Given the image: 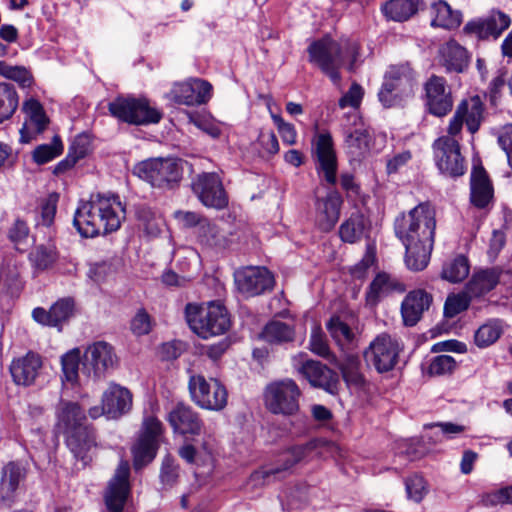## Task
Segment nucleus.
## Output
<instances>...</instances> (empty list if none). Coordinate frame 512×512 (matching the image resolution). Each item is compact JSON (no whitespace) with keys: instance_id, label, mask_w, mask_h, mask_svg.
Segmentation results:
<instances>
[{"instance_id":"1","label":"nucleus","mask_w":512,"mask_h":512,"mask_svg":"<svg viewBox=\"0 0 512 512\" xmlns=\"http://www.w3.org/2000/svg\"><path fill=\"white\" fill-rule=\"evenodd\" d=\"M435 211L428 204H419L394 220L396 237L405 247L408 269L421 271L427 267L434 246Z\"/></svg>"},{"instance_id":"2","label":"nucleus","mask_w":512,"mask_h":512,"mask_svg":"<svg viewBox=\"0 0 512 512\" xmlns=\"http://www.w3.org/2000/svg\"><path fill=\"white\" fill-rule=\"evenodd\" d=\"M124 213L125 209L118 195L97 193L78 206L73 225L84 238L107 235L120 228Z\"/></svg>"},{"instance_id":"3","label":"nucleus","mask_w":512,"mask_h":512,"mask_svg":"<svg viewBox=\"0 0 512 512\" xmlns=\"http://www.w3.org/2000/svg\"><path fill=\"white\" fill-rule=\"evenodd\" d=\"M57 420L66 446L85 467L91 461V450L97 445L94 428L88 423L85 410L77 403L65 402L58 409Z\"/></svg>"},{"instance_id":"4","label":"nucleus","mask_w":512,"mask_h":512,"mask_svg":"<svg viewBox=\"0 0 512 512\" xmlns=\"http://www.w3.org/2000/svg\"><path fill=\"white\" fill-rule=\"evenodd\" d=\"M185 318L191 330L203 339L225 334L231 327L228 310L218 302H210L207 306L189 303Z\"/></svg>"},{"instance_id":"5","label":"nucleus","mask_w":512,"mask_h":512,"mask_svg":"<svg viewBox=\"0 0 512 512\" xmlns=\"http://www.w3.org/2000/svg\"><path fill=\"white\" fill-rule=\"evenodd\" d=\"M417 86V73L409 62L388 66L378 92V99L385 108L401 105L414 94Z\"/></svg>"},{"instance_id":"6","label":"nucleus","mask_w":512,"mask_h":512,"mask_svg":"<svg viewBox=\"0 0 512 512\" xmlns=\"http://www.w3.org/2000/svg\"><path fill=\"white\" fill-rule=\"evenodd\" d=\"M184 161L176 157L143 160L133 167V174L154 188L172 189L183 177Z\"/></svg>"},{"instance_id":"7","label":"nucleus","mask_w":512,"mask_h":512,"mask_svg":"<svg viewBox=\"0 0 512 512\" xmlns=\"http://www.w3.org/2000/svg\"><path fill=\"white\" fill-rule=\"evenodd\" d=\"M309 62L329 77L333 84L341 81L340 69L344 64L340 43L329 36L314 40L307 48Z\"/></svg>"},{"instance_id":"8","label":"nucleus","mask_w":512,"mask_h":512,"mask_svg":"<svg viewBox=\"0 0 512 512\" xmlns=\"http://www.w3.org/2000/svg\"><path fill=\"white\" fill-rule=\"evenodd\" d=\"M108 110L114 118L130 125L156 124L162 113L149 106L146 99L134 97H117L108 104Z\"/></svg>"},{"instance_id":"9","label":"nucleus","mask_w":512,"mask_h":512,"mask_svg":"<svg viewBox=\"0 0 512 512\" xmlns=\"http://www.w3.org/2000/svg\"><path fill=\"white\" fill-rule=\"evenodd\" d=\"M188 389L191 400L202 409L221 411L227 405V389L216 378L207 380L201 374L192 375L189 378Z\"/></svg>"},{"instance_id":"10","label":"nucleus","mask_w":512,"mask_h":512,"mask_svg":"<svg viewBox=\"0 0 512 512\" xmlns=\"http://www.w3.org/2000/svg\"><path fill=\"white\" fill-rule=\"evenodd\" d=\"M301 391L292 379L275 381L266 386L264 402L273 414L290 416L299 410Z\"/></svg>"},{"instance_id":"11","label":"nucleus","mask_w":512,"mask_h":512,"mask_svg":"<svg viewBox=\"0 0 512 512\" xmlns=\"http://www.w3.org/2000/svg\"><path fill=\"white\" fill-rule=\"evenodd\" d=\"M401 351L402 347L398 340L382 333L363 351V357L368 367L374 368L379 374H384L395 368Z\"/></svg>"},{"instance_id":"12","label":"nucleus","mask_w":512,"mask_h":512,"mask_svg":"<svg viewBox=\"0 0 512 512\" xmlns=\"http://www.w3.org/2000/svg\"><path fill=\"white\" fill-rule=\"evenodd\" d=\"M117 356L112 345L97 341L89 345L82 357L81 372L95 380L104 378L117 364Z\"/></svg>"},{"instance_id":"13","label":"nucleus","mask_w":512,"mask_h":512,"mask_svg":"<svg viewBox=\"0 0 512 512\" xmlns=\"http://www.w3.org/2000/svg\"><path fill=\"white\" fill-rule=\"evenodd\" d=\"M191 187L199 201L208 208L221 210L228 205L227 193L215 172L198 174L192 180Z\"/></svg>"},{"instance_id":"14","label":"nucleus","mask_w":512,"mask_h":512,"mask_svg":"<svg viewBox=\"0 0 512 512\" xmlns=\"http://www.w3.org/2000/svg\"><path fill=\"white\" fill-rule=\"evenodd\" d=\"M433 148L436 166L441 173L451 177H459L465 173L464 158L457 140L443 136L435 140Z\"/></svg>"},{"instance_id":"15","label":"nucleus","mask_w":512,"mask_h":512,"mask_svg":"<svg viewBox=\"0 0 512 512\" xmlns=\"http://www.w3.org/2000/svg\"><path fill=\"white\" fill-rule=\"evenodd\" d=\"M511 25V18L501 10L492 9L489 14L468 21L463 27L466 35H475L478 40H497Z\"/></svg>"},{"instance_id":"16","label":"nucleus","mask_w":512,"mask_h":512,"mask_svg":"<svg viewBox=\"0 0 512 512\" xmlns=\"http://www.w3.org/2000/svg\"><path fill=\"white\" fill-rule=\"evenodd\" d=\"M424 92L425 106L431 115L443 117L451 112L454 100L444 77L430 76L424 83Z\"/></svg>"},{"instance_id":"17","label":"nucleus","mask_w":512,"mask_h":512,"mask_svg":"<svg viewBox=\"0 0 512 512\" xmlns=\"http://www.w3.org/2000/svg\"><path fill=\"white\" fill-rule=\"evenodd\" d=\"M314 157L316 171L330 185L337 182L338 161L332 136L329 132L316 136Z\"/></svg>"},{"instance_id":"18","label":"nucleus","mask_w":512,"mask_h":512,"mask_svg":"<svg viewBox=\"0 0 512 512\" xmlns=\"http://www.w3.org/2000/svg\"><path fill=\"white\" fill-rule=\"evenodd\" d=\"M319 444L318 439H312L307 441L304 444H299L293 446L283 455V464L276 465L270 464L261 467L258 470H255L251 476L250 480H264L271 476L274 477H286V472L296 463L306 458L310 453H312Z\"/></svg>"},{"instance_id":"19","label":"nucleus","mask_w":512,"mask_h":512,"mask_svg":"<svg viewBox=\"0 0 512 512\" xmlns=\"http://www.w3.org/2000/svg\"><path fill=\"white\" fill-rule=\"evenodd\" d=\"M166 420L174 434L199 436L204 428L200 414L190 405L178 402L168 412Z\"/></svg>"},{"instance_id":"20","label":"nucleus","mask_w":512,"mask_h":512,"mask_svg":"<svg viewBox=\"0 0 512 512\" xmlns=\"http://www.w3.org/2000/svg\"><path fill=\"white\" fill-rule=\"evenodd\" d=\"M274 277L265 267H246L235 273L238 290L246 297H254L274 286Z\"/></svg>"},{"instance_id":"21","label":"nucleus","mask_w":512,"mask_h":512,"mask_svg":"<svg viewBox=\"0 0 512 512\" xmlns=\"http://www.w3.org/2000/svg\"><path fill=\"white\" fill-rule=\"evenodd\" d=\"M297 371L312 387L322 389L331 395L338 393L340 384L338 373L320 361L305 360L297 367Z\"/></svg>"},{"instance_id":"22","label":"nucleus","mask_w":512,"mask_h":512,"mask_svg":"<svg viewBox=\"0 0 512 512\" xmlns=\"http://www.w3.org/2000/svg\"><path fill=\"white\" fill-rule=\"evenodd\" d=\"M10 373L16 385L28 387L36 384L43 370V358L34 351L14 358L10 364Z\"/></svg>"},{"instance_id":"23","label":"nucleus","mask_w":512,"mask_h":512,"mask_svg":"<svg viewBox=\"0 0 512 512\" xmlns=\"http://www.w3.org/2000/svg\"><path fill=\"white\" fill-rule=\"evenodd\" d=\"M343 205V198L337 191H330L324 197L315 199V225L324 233L334 229Z\"/></svg>"},{"instance_id":"24","label":"nucleus","mask_w":512,"mask_h":512,"mask_svg":"<svg viewBox=\"0 0 512 512\" xmlns=\"http://www.w3.org/2000/svg\"><path fill=\"white\" fill-rule=\"evenodd\" d=\"M348 119L352 120L355 127L353 129L346 127L344 130L346 151L351 160L360 161L369 153L372 137L362 123L357 124L360 122V117L356 113L349 115Z\"/></svg>"},{"instance_id":"25","label":"nucleus","mask_w":512,"mask_h":512,"mask_svg":"<svg viewBox=\"0 0 512 512\" xmlns=\"http://www.w3.org/2000/svg\"><path fill=\"white\" fill-rule=\"evenodd\" d=\"M432 302L433 296L424 289L409 291L400 307L404 326H415L422 319L424 313L429 310Z\"/></svg>"},{"instance_id":"26","label":"nucleus","mask_w":512,"mask_h":512,"mask_svg":"<svg viewBox=\"0 0 512 512\" xmlns=\"http://www.w3.org/2000/svg\"><path fill=\"white\" fill-rule=\"evenodd\" d=\"M74 311V301L71 298H63L56 301L49 310L36 307L32 311V318L35 322L49 327H58L62 330L63 323L67 322Z\"/></svg>"},{"instance_id":"27","label":"nucleus","mask_w":512,"mask_h":512,"mask_svg":"<svg viewBox=\"0 0 512 512\" xmlns=\"http://www.w3.org/2000/svg\"><path fill=\"white\" fill-rule=\"evenodd\" d=\"M440 64L447 73H463L470 64L471 55L456 40H449L439 49Z\"/></svg>"},{"instance_id":"28","label":"nucleus","mask_w":512,"mask_h":512,"mask_svg":"<svg viewBox=\"0 0 512 512\" xmlns=\"http://www.w3.org/2000/svg\"><path fill=\"white\" fill-rule=\"evenodd\" d=\"M494 196L493 185L486 170L482 167H473L470 175V201L479 208H486Z\"/></svg>"},{"instance_id":"29","label":"nucleus","mask_w":512,"mask_h":512,"mask_svg":"<svg viewBox=\"0 0 512 512\" xmlns=\"http://www.w3.org/2000/svg\"><path fill=\"white\" fill-rule=\"evenodd\" d=\"M106 416L117 419L127 413L132 406V394L127 388L112 384L102 397Z\"/></svg>"},{"instance_id":"30","label":"nucleus","mask_w":512,"mask_h":512,"mask_svg":"<svg viewBox=\"0 0 512 512\" xmlns=\"http://www.w3.org/2000/svg\"><path fill=\"white\" fill-rule=\"evenodd\" d=\"M404 284L386 272H379L366 291V301L369 305H377L380 299L391 292H403Z\"/></svg>"},{"instance_id":"31","label":"nucleus","mask_w":512,"mask_h":512,"mask_svg":"<svg viewBox=\"0 0 512 512\" xmlns=\"http://www.w3.org/2000/svg\"><path fill=\"white\" fill-rule=\"evenodd\" d=\"M502 273V268L498 266L474 273L465 286L467 293L474 297L489 293L499 283Z\"/></svg>"},{"instance_id":"32","label":"nucleus","mask_w":512,"mask_h":512,"mask_svg":"<svg viewBox=\"0 0 512 512\" xmlns=\"http://www.w3.org/2000/svg\"><path fill=\"white\" fill-rule=\"evenodd\" d=\"M326 329L342 351L354 350L356 347L355 333L339 316H331L326 323Z\"/></svg>"},{"instance_id":"33","label":"nucleus","mask_w":512,"mask_h":512,"mask_svg":"<svg viewBox=\"0 0 512 512\" xmlns=\"http://www.w3.org/2000/svg\"><path fill=\"white\" fill-rule=\"evenodd\" d=\"M197 238L201 245L216 251L224 250L230 242L226 233L208 219L198 228Z\"/></svg>"},{"instance_id":"34","label":"nucleus","mask_w":512,"mask_h":512,"mask_svg":"<svg viewBox=\"0 0 512 512\" xmlns=\"http://www.w3.org/2000/svg\"><path fill=\"white\" fill-rule=\"evenodd\" d=\"M462 109L461 118L464 120L468 131L471 134L476 133L481 125L484 113V104L481 98L476 95L469 99H464L457 106Z\"/></svg>"},{"instance_id":"35","label":"nucleus","mask_w":512,"mask_h":512,"mask_svg":"<svg viewBox=\"0 0 512 512\" xmlns=\"http://www.w3.org/2000/svg\"><path fill=\"white\" fill-rule=\"evenodd\" d=\"M418 2L419 0H389L381 6V12L389 20L403 22L417 12Z\"/></svg>"},{"instance_id":"36","label":"nucleus","mask_w":512,"mask_h":512,"mask_svg":"<svg viewBox=\"0 0 512 512\" xmlns=\"http://www.w3.org/2000/svg\"><path fill=\"white\" fill-rule=\"evenodd\" d=\"M344 358L341 362H337V366L342 373V377L347 384L362 386L365 378L361 372V360L359 356L352 350L343 351Z\"/></svg>"},{"instance_id":"37","label":"nucleus","mask_w":512,"mask_h":512,"mask_svg":"<svg viewBox=\"0 0 512 512\" xmlns=\"http://www.w3.org/2000/svg\"><path fill=\"white\" fill-rule=\"evenodd\" d=\"M261 336L270 344L291 343L295 340V329L285 322L272 320L265 325Z\"/></svg>"},{"instance_id":"38","label":"nucleus","mask_w":512,"mask_h":512,"mask_svg":"<svg viewBox=\"0 0 512 512\" xmlns=\"http://www.w3.org/2000/svg\"><path fill=\"white\" fill-rule=\"evenodd\" d=\"M130 490L129 482H111L104 493L108 512H123Z\"/></svg>"},{"instance_id":"39","label":"nucleus","mask_w":512,"mask_h":512,"mask_svg":"<svg viewBox=\"0 0 512 512\" xmlns=\"http://www.w3.org/2000/svg\"><path fill=\"white\" fill-rule=\"evenodd\" d=\"M367 228L363 214L352 213L339 227V237L345 243H356L361 240Z\"/></svg>"},{"instance_id":"40","label":"nucleus","mask_w":512,"mask_h":512,"mask_svg":"<svg viewBox=\"0 0 512 512\" xmlns=\"http://www.w3.org/2000/svg\"><path fill=\"white\" fill-rule=\"evenodd\" d=\"M504 322L492 318L482 324L474 333V342L479 348H487L494 344L504 332Z\"/></svg>"},{"instance_id":"41","label":"nucleus","mask_w":512,"mask_h":512,"mask_svg":"<svg viewBox=\"0 0 512 512\" xmlns=\"http://www.w3.org/2000/svg\"><path fill=\"white\" fill-rule=\"evenodd\" d=\"M470 273V263L466 256L459 254L452 260L444 263L441 278L450 283L464 281Z\"/></svg>"},{"instance_id":"42","label":"nucleus","mask_w":512,"mask_h":512,"mask_svg":"<svg viewBox=\"0 0 512 512\" xmlns=\"http://www.w3.org/2000/svg\"><path fill=\"white\" fill-rule=\"evenodd\" d=\"M19 105V97L12 83L0 82V123L10 119Z\"/></svg>"},{"instance_id":"43","label":"nucleus","mask_w":512,"mask_h":512,"mask_svg":"<svg viewBox=\"0 0 512 512\" xmlns=\"http://www.w3.org/2000/svg\"><path fill=\"white\" fill-rule=\"evenodd\" d=\"M159 446V441H151L138 437L132 447L135 469H140L150 463L155 458Z\"/></svg>"},{"instance_id":"44","label":"nucleus","mask_w":512,"mask_h":512,"mask_svg":"<svg viewBox=\"0 0 512 512\" xmlns=\"http://www.w3.org/2000/svg\"><path fill=\"white\" fill-rule=\"evenodd\" d=\"M436 16L431 25L445 29H454L460 26L462 22V13L459 10H452L446 2H439L434 6Z\"/></svg>"},{"instance_id":"45","label":"nucleus","mask_w":512,"mask_h":512,"mask_svg":"<svg viewBox=\"0 0 512 512\" xmlns=\"http://www.w3.org/2000/svg\"><path fill=\"white\" fill-rule=\"evenodd\" d=\"M63 149L64 146L60 136L55 135L50 143L38 145L33 150L32 159L38 165H43L61 155Z\"/></svg>"},{"instance_id":"46","label":"nucleus","mask_w":512,"mask_h":512,"mask_svg":"<svg viewBox=\"0 0 512 512\" xmlns=\"http://www.w3.org/2000/svg\"><path fill=\"white\" fill-rule=\"evenodd\" d=\"M470 303L471 296L467 291L448 295L443 308L444 317L449 319L454 318L458 314L467 310Z\"/></svg>"},{"instance_id":"47","label":"nucleus","mask_w":512,"mask_h":512,"mask_svg":"<svg viewBox=\"0 0 512 512\" xmlns=\"http://www.w3.org/2000/svg\"><path fill=\"white\" fill-rule=\"evenodd\" d=\"M82 363L80 350L72 349L61 357L63 379L68 382H75L79 374V364Z\"/></svg>"},{"instance_id":"48","label":"nucleus","mask_w":512,"mask_h":512,"mask_svg":"<svg viewBox=\"0 0 512 512\" xmlns=\"http://www.w3.org/2000/svg\"><path fill=\"white\" fill-rule=\"evenodd\" d=\"M31 259L38 269L46 270L50 268L57 260V250L55 245H39L31 254Z\"/></svg>"},{"instance_id":"49","label":"nucleus","mask_w":512,"mask_h":512,"mask_svg":"<svg viewBox=\"0 0 512 512\" xmlns=\"http://www.w3.org/2000/svg\"><path fill=\"white\" fill-rule=\"evenodd\" d=\"M163 432V423L156 416L145 413L142 420L139 437L146 440L160 442Z\"/></svg>"},{"instance_id":"50","label":"nucleus","mask_w":512,"mask_h":512,"mask_svg":"<svg viewBox=\"0 0 512 512\" xmlns=\"http://www.w3.org/2000/svg\"><path fill=\"white\" fill-rule=\"evenodd\" d=\"M0 76L19 83L21 87H29L32 81V77L25 67L12 66L5 61H0Z\"/></svg>"},{"instance_id":"51","label":"nucleus","mask_w":512,"mask_h":512,"mask_svg":"<svg viewBox=\"0 0 512 512\" xmlns=\"http://www.w3.org/2000/svg\"><path fill=\"white\" fill-rule=\"evenodd\" d=\"M457 367L456 360L450 355H438L431 359L428 373L432 376L451 374Z\"/></svg>"},{"instance_id":"52","label":"nucleus","mask_w":512,"mask_h":512,"mask_svg":"<svg viewBox=\"0 0 512 512\" xmlns=\"http://www.w3.org/2000/svg\"><path fill=\"white\" fill-rule=\"evenodd\" d=\"M171 97L177 104L197 106V98L193 94L191 81L175 84L171 90Z\"/></svg>"},{"instance_id":"53","label":"nucleus","mask_w":512,"mask_h":512,"mask_svg":"<svg viewBox=\"0 0 512 512\" xmlns=\"http://www.w3.org/2000/svg\"><path fill=\"white\" fill-rule=\"evenodd\" d=\"M310 349L313 353L327 360H336L322 331H313L310 338Z\"/></svg>"},{"instance_id":"54","label":"nucleus","mask_w":512,"mask_h":512,"mask_svg":"<svg viewBox=\"0 0 512 512\" xmlns=\"http://www.w3.org/2000/svg\"><path fill=\"white\" fill-rule=\"evenodd\" d=\"M91 151V140L87 134L77 135L71 145L69 146L68 152L79 161L85 158Z\"/></svg>"},{"instance_id":"55","label":"nucleus","mask_w":512,"mask_h":512,"mask_svg":"<svg viewBox=\"0 0 512 512\" xmlns=\"http://www.w3.org/2000/svg\"><path fill=\"white\" fill-rule=\"evenodd\" d=\"M151 317L144 308L137 311L131 320V331L137 335H146L151 331Z\"/></svg>"},{"instance_id":"56","label":"nucleus","mask_w":512,"mask_h":512,"mask_svg":"<svg viewBox=\"0 0 512 512\" xmlns=\"http://www.w3.org/2000/svg\"><path fill=\"white\" fill-rule=\"evenodd\" d=\"M483 502L487 506L512 504V485L487 493L483 497Z\"/></svg>"},{"instance_id":"57","label":"nucleus","mask_w":512,"mask_h":512,"mask_svg":"<svg viewBox=\"0 0 512 512\" xmlns=\"http://www.w3.org/2000/svg\"><path fill=\"white\" fill-rule=\"evenodd\" d=\"M257 142L263 150V154L272 156L279 152V142L277 136L271 130L261 131L258 135Z\"/></svg>"},{"instance_id":"58","label":"nucleus","mask_w":512,"mask_h":512,"mask_svg":"<svg viewBox=\"0 0 512 512\" xmlns=\"http://www.w3.org/2000/svg\"><path fill=\"white\" fill-rule=\"evenodd\" d=\"M363 95L364 91L361 85L353 83L349 90L340 98L339 106L341 108L348 106L357 108L362 101Z\"/></svg>"},{"instance_id":"59","label":"nucleus","mask_w":512,"mask_h":512,"mask_svg":"<svg viewBox=\"0 0 512 512\" xmlns=\"http://www.w3.org/2000/svg\"><path fill=\"white\" fill-rule=\"evenodd\" d=\"M193 94L197 98V106L207 103L212 96V85L203 79H191Z\"/></svg>"},{"instance_id":"60","label":"nucleus","mask_w":512,"mask_h":512,"mask_svg":"<svg viewBox=\"0 0 512 512\" xmlns=\"http://www.w3.org/2000/svg\"><path fill=\"white\" fill-rule=\"evenodd\" d=\"M26 472V465L22 461H10L2 468L1 480H22Z\"/></svg>"},{"instance_id":"61","label":"nucleus","mask_w":512,"mask_h":512,"mask_svg":"<svg viewBox=\"0 0 512 512\" xmlns=\"http://www.w3.org/2000/svg\"><path fill=\"white\" fill-rule=\"evenodd\" d=\"M175 219H177L185 228L197 227L200 228L203 222H206V218H202L200 214L192 211H176L174 213Z\"/></svg>"},{"instance_id":"62","label":"nucleus","mask_w":512,"mask_h":512,"mask_svg":"<svg viewBox=\"0 0 512 512\" xmlns=\"http://www.w3.org/2000/svg\"><path fill=\"white\" fill-rule=\"evenodd\" d=\"M498 144L505 151L509 166L512 168V124L502 127L498 135Z\"/></svg>"},{"instance_id":"63","label":"nucleus","mask_w":512,"mask_h":512,"mask_svg":"<svg viewBox=\"0 0 512 512\" xmlns=\"http://www.w3.org/2000/svg\"><path fill=\"white\" fill-rule=\"evenodd\" d=\"M29 235V228L25 221L17 219L9 229L8 237L15 245L23 243Z\"/></svg>"},{"instance_id":"64","label":"nucleus","mask_w":512,"mask_h":512,"mask_svg":"<svg viewBox=\"0 0 512 512\" xmlns=\"http://www.w3.org/2000/svg\"><path fill=\"white\" fill-rule=\"evenodd\" d=\"M400 453L405 454L408 460L414 461L424 454V447L419 440H405L400 446Z\"/></svg>"}]
</instances>
